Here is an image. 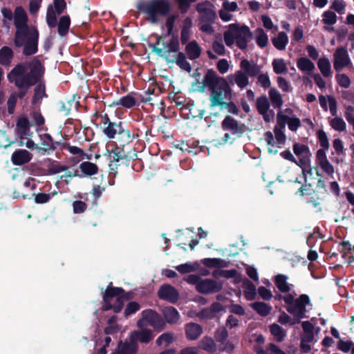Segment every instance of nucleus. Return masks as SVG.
Wrapping results in <instances>:
<instances>
[{
	"label": "nucleus",
	"instance_id": "obj_59",
	"mask_svg": "<svg viewBox=\"0 0 354 354\" xmlns=\"http://www.w3.org/2000/svg\"><path fill=\"white\" fill-rule=\"evenodd\" d=\"M227 337L228 332L225 327H220L215 331L214 337L218 342L224 343Z\"/></svg>",
	"mask_w": 354,
	"mask_h": 354
},
{
	"label": "nucleus",
	"instance_id": "obj_49",
	"mask_svg": "<svg viewBox=\"0 0 354 354\" xmlns=\"http://www.w3.org/2000/svg\"><path fill=\"white\" fill-rule=\"evenodd\" d=\"M274 72L276 74H282L287 72V66L283 59H274L272 62Z\"/></svg>",
	"mask_w": 354,
	"mask_h": 354
},
{
	"label": "nucleus",
	"instance_id": "obj_4",
	"mask_svg": "<svg viewBox=\"0 0 354 354\" xmlns=\"http://www.w3.org/2000/svg\"><path fill=\"white\" fill-rule=\"evenodd\" d=\"M137 8L142 13L148 15L152 23L158 21V16H167L171 7L168 0H150L140 3Z\"/></svg>",
	"mask_w": 354,
	"mask_h": 354
},
{
	"label": "nucleus",
	"instance_id": "obj_10",
	"mask_svg": "<svg viewBox=\"0 0 354 354\" xmlns=\"http://www.w3.org/2000/svg\"><path fill=\"white\" fill-rule=\"evenodd\" d=\"M221 128L225 131L230 132L231 135L234 136L235 138H241L245 131V125L243 123H239L233 117L227 115L225 117L221 122Z\"/></svg>",
	"mask_w": 354,
	"mask_h": 354
},
{
	"label": "nucleus",
	"instance_id": "obj_55",
	"mask_svg": "<svg viewBox=\"0 0 354 354\" xmlns=\"http://www.w3.org/2000/svg\"><path fill=\"white\" fill-rule=\"evenodd\" d=\"M140 309V305L137 301H130L127 305L124 315L125 317H128L130 315L135 314Z\"/></svg>",
	"mask_w": 354,
	"mask_h": 354
},
{
	"label": "nucleus",
	"instance_id": "obj_6",
	"mask_svg": "<svg viewBox=\"0 0 354 354\" xmlns=\"http://www.w3.org/2000/svg\"><path fill=\"white\" fill-rule=\"evenodd\" d=\"M14 24L16 28L15 32V41L16 44L20 45L26 33L31 31L28 25V16L24 9L18 6L15 8L13 17Z\"/></svg>",
	"mask_w": 354,
	"mask_h": 354
},
{
	"label": "nucleus",
	"instance_id": "obj_56",
	"mask_svg": "<svg viewBox=\"0 0 354 354\" xmlns=\"http://www.w3.org/2000/svg\"><path fill=\"white\" fill-rule=\"evenodd\" d=\"M198 267V264L193 265L191 263H185L183 264H180L179 266H176V270H178L180 274H187L194 272L196 270Z\"/></svg>",
	"mask_w": 354,
	"mask_h": 354
},
{
	"label": "nucleus",
	"instance_id": "obj_20",
	"mask_svg": "<svg viewBox=\"0 0 354 354\" xmlns=\"http://www.w3.org/2000/svg\"><path fill=\"white\" fill-rule=\"evenodd\" d=\"M240 69L243 71L248 77H257L261 72V66L253 61L243 59L240 62Z\"/></svg>",
	"mask_w": 354,
	"mask_h": 354
},
{
	"label": "nucleus",
	"instance_id": "obj_58",
	"mask_svg": "<svg viewBox=\"0 0 354 354\" xmlns=\"http://www.w3.org/2000/svg\"><path fill=\"white\" fill-rule=\"evenodd\" d=\"M293 151L296 156H301L303 154L309 155L310 149L309 147L306 145L299 144L295 142L292 147Z\"/></svg>",
	"mask_w": 354,
	"mask_h": 354
},
{
	"label": "nucleus",
	"instance_id": "obj_28",
	"mask_svg": "<svg viewBox=\"0 0 354 354\" xmlns=\"http://www.w3.org/2000/svg\"><path fill=\"white\" fill-rule=\"evenodd\" d=\"M185 52L189 59L194 60L201 56V48L195 40H194L189 42L186 45Z\"/></svg>",
	"mask_w": 354,
	"mask_h": 354
},
{
	"label": "nucleus",
	"instance_id": "obj_19",
	"mask_svg": "<svg viewBox=\"0 0 354 354\" xmlns=\"http://www.w3.org/2000/svg\"><path fill=\"white\" fill-rule=\"evenodd\" d=\"M227 79L230 84H236L241 89L249 84V77L241 69L236 71L234 74L229 75Z\"/></svg>",
	"mask_w": 354,
	"mask_h": 354
},
{
	"label": "nucleus",
	"instance_id": "obj_25",
	"mask_svg": "<svg viewBox=\"0 0 354 354\" xmlns=\"http://www.w3.org/2000/svg\"><path fill=\"white\" fill-rule=\"evenodd\" d=\"M166 322L169 324H174L180 319V314L177 309L173 306H166L162 310Z\"/></svg>",
	"mask_w": 354,
	"mask_h": 354
},
{
	"label": "nucleus",
	"instance_id": "obj_54",
	"mask_svg": "<svg viewBox=\"0 0 354 354\" xmlns=\"http://www.w3.org/2000/svg\"><path fill=\"white\" fill-rule=\"evenodd\" d=\"M110 157L112 162L117 163L120 160L124 159L126 158V155L124 154L123 149L116 147L110 152Z\"/></svg>",
	"mask_w": 354,
	"mask_h": 354
},
{
	"label": "nucleus",
	"instance_id": "obj_36",
	"mask_svg": "<svg viewBox=\"0 0 354 354\" xmlns=\"http://www.w3.org/2000/svg\"><path fill=\"white\" fill-rule=\"evenodd\" d=\"M268 94L272 106L275 109H281L283 101L279 91L277 88L272 87L269 90Z\"/></svg>",
	"mask_w": 354,
	"mask_h": 354
},
{
	"label": "nucleus",
	"instance_id": "obj_52",
	"mask_svg": "<svg viewBox=\"0 0 354 354\" xmlns=\"http://www.w3.org/2000/svg\"><path fill=\"white\" fill-rule=\"evenodd\" d=\"M56 12L54 11L53 6H49L47 9L46 13V22L50 28H54L57 26V20Z\"/></svg>",
	"mask_w": 354,
	"mask_h": 354
},
{
	"label": "nucleus",
	"instance_id": "obj_12",
	"mask_svg": "<svg viewBox=\"0 0 354 354\" xmlns=\"http://www.w3.org/2000/svg\"><path fill=\"white\" fill-rule=\"evenodd\" d=\"M32 124L25 115L17 117L15 131L21 140L19 146L23 145V140L31 138L33 133L30 130Z\"/></svg>",
	"mask_w": 354,
	"mask_h": 354
},
{
	"label": "nucleus",
	"instance_id": "obj_51",
	"mask_svg": "<svg viewBox=\"0 0 354 354\" xmlns=\"http://www.w3.org/2000/svg\"><path fill=\"white\" fill-rule=\"evenodd\" d=\"M331 127L335 131H344L346 130V124L344 120L339 117H335L329 122Z\"/></svg>",
	"mask_w": 354,
	"mask_h": 354
},
{
	"label": "nucleus",
	"instance_id": "obj_2",
	"mask_svg": "<svg viewBox=\"0 0 354 354\" xmlns=\"http://www.w3.org/2000/svg\"><path fill=\"white\" fill-rule=\"evenodd\" d=\"M34 73L24 74V69L21 66H15L7 74L8 82L13 84L17 89V92L10 94L7 101L8 112L14 113L17 99L22 100L28 93L30 89L37 82Z\"/></svg>",
	"mask_w": 354,
	"mask_h": 354
},
{
	"label": "nucleus",
	"instance_id": "obj_32",
	"mask_svg": "<svg viewBox=\"0 0 354 354\" xmlns=\"http://www.w3.org/2000/svg\"><path fill=\"white\" fill-rule=\"evenodd\" d=\"M251 308L259 315L266 317L270 314L272 306L262 301H256L250 304Z\"/></svg>",
	"mask_w": 354,
	"mask_h": 354
},
{
	"label": "nucleus",
	"instance_id": "obj_63",
	"mask_svg": "<svg viewBox=\"0 0 354 354\" xmlns=\"http://www.w3.org/2000/svg\"><path fill=\"white\" fill-rule=\"evenodd\" d=\"M274 133L277 144L279 145H283L286 138L283 129H279L278 127H274Z\"/></svg>",
	"mask_w": 354,
	"mask_h": 354
},
{
	"label": "nucleus",
	"instance_id": "obj_38",
	"mask_svg": "<svg viewBox=\"0 0 354 354\" xmlns=\"http://www.w3.org/2000/svg\"><path fill=\"white\" fill-rule=\"evenodd\" d=\"M317 66L322 75L325 77L331 76V65L328 58L324 57L319 59Z\"/></svg>",
	"mask_w": 354,
	"mask_h": 354
},
{
	"label": "nucleus",
	"instance_id": "obj_33",
	"mask_svg": "<svg viewBox=\"0 0 354 354\" xmlns=\"http://www.w3.org/2000/svg\"><path fill=\"white\" fill-rule=\"evenodd\" d=\"M273 46L279 50H283L286 48L288 43V37L285 32H279L277 37L272 39Z\"/></svg>",
	"mask_w": 354,
	"mask_h": 354
},
{
	"label": "nucleus",
	"instance_id": "obj_31",
	"mask_svg": "<svg viewBox=\"0 0 354 354\" xmlns=\"http://www.w3.org/2000/svg\"><path fill=\"white\" fill-rule=\"evenodd\" d=\"M217 272L218 274L223 277L226 279H234V283H239L241 281V275L238 272V271L235 269L232 270H220L218 271H214L213 272V275L216 277L217 275Z\"/></svg>",
	"mask_w": 354,
	"mask_h": 354
},
{
	"label": "nucleus",
	"instance_id": "obj_35",
	"mask_svg": "<svg viewBox=\"0 0 354 354\" xmlns=\"http://www.w3.org/2000/svg\"><path fill=\"white\" fill-rule=\"evenodd\" d=\"M288 277L283 274H278L275 276L274 283L279 290L286 293L290 290V284L287 283Z\"/></svg>",
	"mask_w": 354,
	"mask_h": 354
},
{
	"label": "nucleus",
	"instance_id": "obj_17",
	"mask_svg": "<svg viewBox=\"0 0 354 354\" xmlns=\"http://www.w3.org/2000/svg\"><path fill=\"white\" fill-rule=\"evenodd\" d=\"M159 299L167 301L171 304H175L179 299V293L178 290L169 284L161 286L158 291Z\"/></svg>",
	"mask_w": 354,
	"mask_h": 354
},
{
	"label": "nucleus",
	"instance_id": "obj_1",
	"mask_svg": "<svg viewBox=\"0 0 354 354\" xmlns=\"http://www.w3.org/2000/svg\"><path fill=\"white\" fill-rule=\"evenodd\" d=\"M206 88L210 91L209 99L212 108L218 106L225 100H230L232 98V90L229 81L218 76L212 68L207 71L202 82H198L199 92H204Z\"/></svg>",
	"mask_w": 354,
	"mask_h": 354
},
{
	"label": "nucleus",
	"instance_id": "obj_37",
	"mask_svg": "<svg viewBox=\"0 0 354 354\" xmlns=\"http://www.w3.org/2000/svg\"><path fill=\"white\" fill-rule=\"evenodd\" d=\"M57 32L61 37L66 36L71 26V19L68 15H64L59 18Z\"/></svg>",
	"mask_w": 354,
	"mask_h": 354
},
{
	"label": "nucleus",
	"instance_id": "obj_24",
	"mask_svg": "<svg viewBox=\"0 0 354 354\" xmlns=\"http://www.w3.org/2000/svg\"><path fill=\"white\" fill-rule=\"evenodd\" d=\"M197 10L201 14V22L214 23L216 14L212 9L205 8L203 4L199 3L197 6Z\"/></svg>",
	"mask_w": 354,
	"mask_h": 354
},
{
	"label": "nucleus",
	"instance_id": "obj_5",
	"mask_svg": "<svg viewBox=\"0 0 354 354\" xmlns=\"http://www.w3.org/2000/svg\"><path fill=\"white\" fill-rule=\"evenodd\" d=\"M124 292V289L120 287H113V283L110 282L103 294L104 310H113L115 313H119L123 308V304L121 303L120 295Z\"/></svg>",
	"mask_w": 354,
	"mask_h": 354
},
{
	"label": "nucleus",
	"instance_id": "obj_46",
	"mask_svg": "<svg viewBox=\"0 0 354 354\" xmlns=\"http://www.w3.org/2000/svg\"><path fill=\"white\" fill-rule=\"evenodd\" d=\"M245 290L244 291V297L248 301H252L255 299L257 295V290L254 284L249 281L247 280L246 282H245Z\"/></svg>",
	"mask_w": 354,
	"mask_h": 354
},
{
	"label": "nucleus",
	"instance_id": "obj_62",
	"mask_svg": "<svg viewBox=\"0 0 354 354\" xmlns=\"http://www.w3.org/2000/svg\"><path fill=\"white\" fill-rule=\"evenodd\" d=\"M73 211L74 214H82L84 212L87 208V205L82 201H75L73 203Z\"/></svg>",
	"mask_w": 354,
	"mask_h": 354
},
{
	"label": "nucleus",
	"instance_id": "obj_53",
	"mask_svg": "<svg viewBox=\"0 0 354 354\" xmlns=\"http://www.w3.org/2000/svg\"><path fill=\"white\" fill-rule=\"evenodd\" d=\"M322 17V22L326 25L332 26L337 22V15L333 11L327 10L324 12Z\"/></svg>",
	"mask_w": 354,
	"mask_h": 354
},
{
	"label": "nucleus",
	"instance_id": "obj_3",
	"mask_svg": "<svg viewBox=\"0 0 354 354\" xmlns=\"http://www.w3.org/2000/svg\"><path fill=\"white\" fill-rule=\"evenodd\" d=\"M15 66H21L24 69V74H30L34 73L36 80L37 81L34 86L33 95L32 97L31 103L32 105L37 104L44 97H47L48 95L46 93V85L44 80L45 73V66L41 62L37 57H34L30 62H21Z\"/></svg>",
	"mask_w": 354,
	"mask_h": 354
},
{
	"label": "nucleus",
	"instance_id": "obj_61",
	"mask_svg": "<svg viewBox=\"0 0 354 354\" xmlns=\"http://www.w3.org/2000/svg\"><path fill=\"white\" fill-rule=\"evenodd\" d=\"M223 38L225 44L227 46H232L236 41V36L234 29L231 30V28H229V30L224 32Z\"/></svg>",
	"mask_w": 354,
	"mask_h": 354
},
{
	"label": "nucleus",
	"instance_id": "obj_16",
	"mask_svg": "<svg viewBox=\"0 0 354 354\" xmlns=\"http://www.w3.org/2000/svg\"><path fill=\"white\" fill-rule=\"evenodd\" d=\"M139 346L136 343L131 337L129 336V340H120L117 348L112 354H136L138 351Z\"/></svg>",
	"mask_w": 354,
	"mask_h": 354
},
{
	"label": "nucleus",
	"instance_id": "obj_43",
	"mask_svg": "<svg viewBox=\"0 0 354 354\" xmlns=\"http://www.w3.org/2000/svg\"><path fill=\"white\" fill-rule=\"evenodd\" d=\"M175 62L177 66L188 73L192 71V66L187 61L186 55L183 52H178L177 55L175 57Z\"/></svg>",
	"mask_w": 354,
	"mask_h": 354
},
{
	"label": "nucleus",
	"instance_id": "obj_47",
	"mask_svg": "<svg viewBox=\"0 0 354 354\" xmlns=\"http://www.w3.org/2000/svg\"><path fill=\"white\" fill-rule=\"evenodd\" d=\"M270 331L277 342L283 341L286 336V332L277 324H271L270 326Z\"/></svg>",
	"mask_w": 354,
	"mask_h": 354
},
{
	"label": "nucleus",
	"instance_id": "obj_60",
	"mask_svg": "<svg viewBox=\"0 0 354 354\" xmlns=\"http://www.w3.org/2000/svg\"><path fill=\"white\" fill-rule=\"evenodd\" d=\"M335 79L337 84L342 88H347L351 85V80L346 74H337Z\"/></svg>",
	"mask_w": 354,
	"mask_h": 354
},
{
	"label": "nucleus",
	"instance_id": "obj_41",
	"mask_svg": "<svg viewBox=\"0 0 354 354\" xmlns=\"http://www.w3.org/2000/svg\"><path fill=\"white\" fill-rule=\"evenodd\" d=\"M199 347L208 353H214L216 351V345L214 339L208 336H205L201 340Z\"/></svg>",
	"mask_w": 354,
	"mask_h": 354
},
{
	"label": "nucleus",
	"instance_id": "obj_21",
	"mask_svg": "<svg viewBox=\"0 0 354 354\" xmlns=\"http://www.w3.org/2000/svg\"><path fill=\"white\" fill-rule=\"evenodd\" d=\"M136 343L138 342L142 344L149 343L153 338V331L151 329H141L134 330L129 335Z\"/></svg>",
	"mask_w": 354,
	"mask_h": 354
},
{
	"label": "nucleus",
	"instance_id": "obj_11",
	"mask_svg": "<svg viewBox=\"0 0 354 354\" xmlns=\"http://www.w3.org/2000/svg\"><path fill=\"white\" fill-rule=\"evenodd\" d=\"M310 305L311 303L309 296L306 294H301L299 297L295 299L292 306L286 308V310L292 315H297L298 317L305 318L307 312L306 306Z\"/></svg>",
	"mask_w": 354,
	"mask_h": 354
},
{
	"label": "nucleus",
	"instance_id": "obj_13",
	"mask_svg": "<svg viewBox=\"0 0 354 354\" xmlns=\"http://www.w3.org/2000/svg\"><path fill=\"white\" fill-rule=\"evenodd\" d=\"M142 315L148 325L154 329L161 330L165 328V321L156 310L152 309L144 310L142 312Z\"/></svg>",
	"mask_w": 354,
	"mask_h": 354
},
{
	"label": "nucleus",
	"instance_id": "obj_42",
	"mask_svg": "<svg viewBox=\"0 0 354 354\" xmlns=\"http://www.w3.org/2000/svg\"><path fill=\"white\" fill-rule=\"evenodd\" d=\"M50 163L47 165L48 174L54 175L59 174L62 171H66L68 167L64 165H61L56 160L49 159Z\"/></svg>",
	"mask_w": 354,
	"mask_h": 354
},
{
	"label": "nucleus",
	"instance_id": "obj_27",
	"mask_svg": "<svg viewBox=\"0 0 354 354\" xmlns=\"http://www.w3.org/2000/svg\"><path fill=\"white\" fill-rule=\"evenodd\" d=\"M14 57L12 49L7 46L0 48V64L3 66H10Z\"/></svg>",
	"mask_w": 354,
	"mask_h": 354
},
{
	"label": "nucleus",
	"instance_id": "obj_57",
	"mask_svg": "<svg viewBox=\"0 0 354 354\" xmlns=\"http://www.w3.org/2000/svg\"><path fill=\"white\" fill-rule=\"evenodd\" d=\"M317 137L322 148L328 149L330 147L328 136L324 130L317 131Z\"/></svg>",
	"mask_w": 354,
	"mask_h": 354
},
{
	"label": "nucleus",
	"instance_id": "obj_15",
	"mask_svg": "<svg viewBox=\"0 0 354 354\" xmlns=\"http://www.w3.org/2000/svg\"><path fill=\"white\" fill-rule=\"evenodd\" d=\"M222 288V282H218L211 279H202L199 284H198L197 291L200 293L207 295L218 292Z\"/></svg>",
	"mask_w": 354,
	"mask_h": 354
},
{
	"label": "nucleus",
	"instance_id": "obj_45",
	"mask_svg": "<svg viewBox=\"0 0 354 354\" xmlns=\"http://www.w3.org/2000/svg\"><path fill=\"white\" fill-rule=\"evenodd\" d=\"M256 106L259 113L263 114L268 112L270 104L266 95H261L257 99Z\"/></svg>",
	"mask_w": 354,
	"mask_h": 354
},
{
	"label": "nucleus",
	"instance_id": "obj_64",
	"mask_svg": "<svg viewBox=\"0 0 354 354\" xmlns=\"http://www.w3.org/2000/svg\"><path fill=\"white\" fill-rule=\"evenodd\" d=\"M290 117L282 114L281 111H279L277 113V125L275 127H278L281 129H283L286 127V123H288Z\"/></svg>",
	"mask_w": 354,
	"mask_h": 354
},
{
	"label": "nucleus",
	"instance_id": "obj_14",
	"mask_svg": "<svg viewBox=\"0 0 354 354\" xmlns=\"http://www.w3.org/2000/svg\"><path fill=\"white\" fill-rule=\"evenodd\" d=\"M333 67L337 72L351 64V62L345 47H338L334 55Z\"/></svg>",
	"mask_w": 354,
	"mask_h": 354
},
{
	"label": "nucleus",
	"instance_id": "obj_34",
	"mask_svg": "<svg viewBox=\"0 0 354 354\" xmlns=\"http://www.w3.org/2000/svg\"><path fill=\"white\" fill-rule=\"evenodd\" d=\"M137 100L131 93L120 97L118 101L113 102L115 106H121L126 109H131L136 105Z\"/></svg>",
	"mask_w": 354,
	"mask_h": 354
},
{
	"label": "nucleus",
	"instance_id": "obj_40",
	"mask_svg": "<svg viewBox=\"0 0 354 354\" xmlns=\"http://www.w3.org/2000/svg\"><path fill=\"white\" fill-rule=\"evenodd\" d=\"M117 135L118 137V142L122 147L131 142L133 139L130 131L127 129L124 125L122 127Z\"/></svg>",
	"mask_w": 354,
	"mask_h": 354
},
{
	"label": "nucleus",
	"instance_id": "obj_44",
	"mask_svg": "<svg viewBox=\"0 0 354 354\" xmlns=\"http://www.w3.org/2000/svg\"><path fill=\"white\" fill-rule=\"evenodd\" d=\"M297 66L303 72H311L315 69V64L306 57H301L297 59Z\"/></svg>",
	"mask_w": 354,
	"mask_h": 354
},
{
	"label": "nucleus",
	"instance_id": "obj_30",
	"mask_svg": "<svg viewBox=\"0 0 354 354\" xmlns=\"http://www.w3.org/2000/svg\"><path fill=\"white\" fill-rule=\"evenodd\" d=\"M79 168L82 174L84 175V177L95 175L97 174L99 170L98 166L96 164L88 161L82 162L80 165Z\"/></svg>",
	"mask_w": 354,
	"mask_h": 354
},
{
	"label": "nucleus",
	"instance_id": "obj_22",
	"mask_svg": "<svg viewBox=\"0 0 354 354\" xmlns=\"http://www.w3.org/2000/svg\"><path fill=\"white\" fill-rule=\"evenodd\" d=\"M185 332L187 339L196 340L203 333V328L198 324L189 322L185 324Z\"/></svg>",
	"mask_w": 354,
	"mask_h": 354
},
{
	"label": "nucleus",
	"instance_id": "obj_9",
	"mask_svg": "<svg viewBox=\"0 0 354 354\" xmlns=\"http://www.w3.org/2000/svg\"><path fill=\"white\" fill-rule=\"evenodd\" d=\"M229 28L234 30L236 46L242 50H245L252 37L250 28L246 25L239 26L236 24H230Z\"/></svg>",
	"mask_w": 354,
	"mask_h": 354
},
{
	"label": "nucleus",
	"instance_id": "obj_48",
	"mask_svg": "<svg viewBox=\"0 0 354 354\" xmlns=\"http://www.w3.org/2000/svg\"><path fill=\"white\" fill-rule=\"evenodd\" d=\"M257 33L256 41L257 45L261 48H265L268 44V37L267 34L261 28H258L257 29Z\"/></svg>",
	"mask_w": 354,
	"mask_h": 354
},
{
	"label": "nucleus",
	"instance_id": "obj_23",
	"mask_svg": "<svg viewBox=\"0 0 354 354\" xmlns=\"http://www.w3.org/2000/svg\"><path fill=\"white\" fill-rule=\"evenodd\" d=\"M32 158L31 153L26 149L16 150L11 157V160L15 165H22L28 162Z\"/></svg>",
	"mask_w": 354,
	"mask_h": 354
},
{
	"label": "nucleus",
	"instance_id": "obj_7",
	"mask_svg": "<svg viewBox=\"0 0 354 354\" xmlns=\"http://www.w3.org/2000/svg\"><path fill=\"white\" fill-rule=\"evenodd\" d=\"M156 41L155 44H149V47L151 48L152 52L156 53L158 55L164 57L167 59L168 55L171 53L180 52V42L179 38L177 35H173L169 41L167 43V48L165 50L162 48L158 47L160 43L164 39V37L162 35H156Z\"/></svg>",
	"mask_w": 354,
	"mask_h": 354
},
{
	"label": "nucleus",
	"instance_id": "obj_39",
	"mask_svg": "<svg viewBox=\"0 0 354 354\" xmlns=\"http://www.w3.org/2000/svg\"><path fill=\"white\" fill-rule=\"evenodd\" d=\"M201 263L206 267L212 268H225L227 267V263L219 258H205L201 260Z\"/></svg>",
	"mask_w": 354,
	"mask_h": 354
},
{
	"label": "nucleus",
	"instance_id": "obj_18",
	"mask_svg": "<svg viewBox=\"0 0 354 354\" xmlns=\"http://www.w3.org/2000/svg\"><path fill=\"white\" fill-rule=\"evenodd\" d=\"M41 137V147L36 146V149L41 154H45L47 151H55L60 145L59 142L54 141L49 133H44Z\"/></svg>",
	"mask_w": 354,
	"mask_h": 354
},
{
	"label": "nucleus",
	"instance_id": "obj_26",
	"mask_svg": "<svg viewBox=\"0 0 354 354\" xmlns=\"http://www.w3.org/2000/svg\"><path fill=\"white\" fill-rule=\"evenodd\" d=\"M124 124L121 121L109 123V126L104 127L102 132L109 139H114Z\"/></svg>",
	"mask_w": 354,
	"mask_h": 354
},
{
	"label": "nucleus",
	"instance_id": "obj_29",
	"mask_svg": "<svg viewBox=\"0 0 354 354\" xmlns=\"http://www.w3.org/2000/svg\"><path fill=\"white\" fill-rule=\"evenodd\" d=\"M192 21L190 17H187L183 21V26L180 32V41L182 44H187L191 36V28Z\"/></svg>",
	"mask_w": 354,
	"mask_h": 354
},
{
	"label": "nucleus",
	"instance_id": "obj_8",
	"mask_svg": "<svg viewBox=\"0 0 354 354\" xmlns=\"http://www.w3.org/2000/svg\"><path fill=\"white\" fill-rule=\"evenodd\" d=\"M39 32L33 28L31 31L26 33L20 45L16 44L14 41L15 47L20 48L24 46L22 53L25 56H30L35 55L38 51Z\"/></svg>",
	"mask_w": 354,
	"mask_h": 354
},
{
	"label": "nucleus",
	"instance_id": "obj_50",
	"mask_svg": "<svg viewBox=\"0 0 354 354\" xmlns=\"http://www.w3.org/2000/svg\"><path fill=\"white\" fill-rule=\"evenodd\" d=\"M218 106H220L221 108L224 107L225 109H227L229 113H232L236 115H239V109L238 106L234 102L232 101V100L227 101L224 100L221 102Z\"/></svg>",
	"mask_w": 354,
	"mask_h": 354
}]
</instances>
